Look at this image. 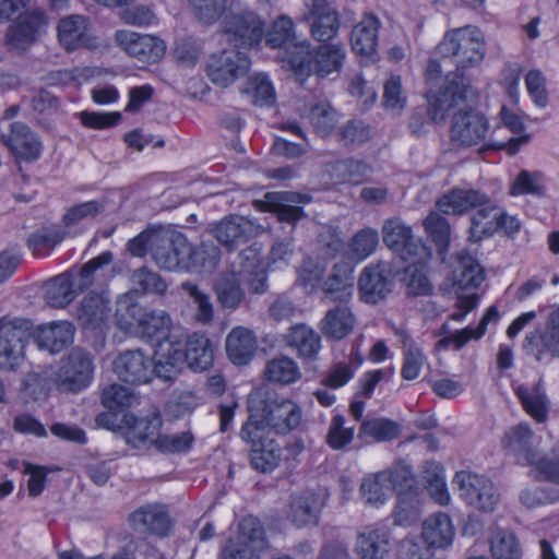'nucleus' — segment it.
<instances>
[{"instance_id":"obj_16","label":"nucleus","mask_w":559,"mask_h":559,"mask_svg":"<svg viewBox=\"0 0 559 559\" xmlns=\"http://www.w3.org/2000/svg\"><path fill=\"white\" fill-rule=\"evenodd\" d=\"M267 549L260 521L249 515L239 522L237 540H228L223 559H262Z\"/></svg>"},{"instance_id":"obj_38","label":"nucleus","mask_w":559,"mask_h":559,"mask_svg":"<svg viewBox=\"0 0 559 559\" xmlns=\"http://www.w3.org/2000/svg\"><path fill=\"white\" fill-rule=\"evenodd\" d=\"M421 473L431 499L440 506H448L451 501V495L443 465L435 461H428L424 464Z\"/></svg>"},{"instance_id":"obj_47","label":"nucleus","mask_w":559,"mask_h":559,"mask_svg":"<svg viewBox=\"0 0 559 559\" xmlns=\"http://www.w3.org/2000/svg\"><path fill=\"white\" fill-rule=\"evenodd\" d=\"M66 237L67 235L61 227L52 225L33 233L27 240V245L35 257H46Z\"/></svg>"},{"instance_id":"obj_36","label":"nucleus","mask_w":559,"mask_h":559,"mask_svg":"<svg viewBox=\"0 0 559 559\" xmlns=\"http://www.w3.org/2000/svg\"><path fill=\"white\" fill-rule=\"evenodd\" d=\"M423 512L419 489L414 478V485L397 492V504L394 510V523L400 526H411L417 523Z\"/></svg>"},{"instance_id":"obj_56","label":"nucleus","mask_w":559,"mask_h":559,"mask_svg":"<svg viewBox=\"0 0 559 559\" xmlns=\"http://www.w3.org/2000/svg\"><path fill=\"white\" fill-rule=\"evenodd\" d=\"M316 131L322 135L329 134L337 122V114L328 103H319L304 114Z\"/></svg>"},{"instance_id":"obj_34","label":"nucleus","mask_w":559,"mask_h":559,"mask_svg":"<svg viewBox=\"0 0 559 559\" xmlns=\"http://www.w3.org/2000/svg\"><path fill=\"white\" fill-rule=\"evenodd\" d=\"M372 173L371 167L365 162L347 158L331 163L325 167V175L329 177L326 183L357 185L367 179Z\"/></svg>"},{"instance_id":"obj_61","label":"nucleus","mask_w":559,"mask_h":559,"mask_svg":"<svg viewBox=\"0 0 559 559\" xmlns=\"http://www.w3.org/2000/svg\"><path fill=\"white\" fill-rule=\"evenodd\" d=\"M407 98L403 92L401 78L399 75H392L384 83L383 107L386 110L399 115L405 108Z\"/></svg>"},{"instance_id":"obj_26","label":"nucleus","mask_w":559,"mask_h":559,"mask_svg":"<svg viewBox=\"0 0 559 559\" xmlns=\"http://www.w3.org/2000/svg\"><path fill=\"white\" fill-rule=\"evenodd\" d=\"M455 528L452 519L444 512L426 518L421 524L423 542L433 551L449 548L454 540Z\"/></svg>"},{"instance_id":"obj_23","label":"nucleus","mask_w":559,"mask_h":559,"mask_svg":"<svg viewBox=\"0 0 559 559\" xmlns=\"http://www.w3.org/2000/svg\"><path fill=\"white\" fill-rule=\"evenodd\" d=\"M105 211L103 200H88L72 204L62 215V230L67 237H76L87 231L94 221Z\"/></svg>"},{"instance_id":"obj_24","label":"nucleus","mask_w":559,"mask_h":559,"mask_svg":"<svg viewBox=\"0 0 559 559\" xmlns=\"http://www.w3.org/2000/svg\"><path fill=\"white\" fill-rule=\"evenodd\" d=\"M390 550L391 533L385 525H369L357 536L355 551L360 559H385Z\"/></svg>"},{"instance_id":"obj_52","label":"nucleus","mask_w":559,"mask_h":559,"mask_svg":"<svg viewBox=\"0 0 559 559\" xmlns=\"http://www.w3.org/2000/svg\"><path fill=\"white\" fill-rule=\"evenodd\" d=\"M498 207L488 206L479 210L472 217L469 238L473 241H479L484 237L491 236L499 229Z\"/></svg>"},{"instance_id":"obj_32","label":"nucleus","mask_w":559,"mask_h":559,"mask_svg":"<svg viewBox=\"0 0 559 559\" xmlns=\"http://www.w3.org/2000/svg\"><path fill=\"white\" fill-rule=\"evenodd\" d=\"M257 346L254 333L245 326L231 329L226 337V353L234 365L249 364L255 354Z\"/></svg>"},{"instance_id":"obj_21","label":"nucleus","mask_w":559,"mask_h":559,"mask_svg":"<svg viewBox=\"0 0 559 559\" xmlns=\"http://www.w3.org/2000/svg\"><path fill=\"white\" fill-rule=\"evenodd\" d=\"M391 269L388 263H370L366 265L358 280L361 299L367 304L383 300L392 288Z\"/></svg>"},{"instance_id":"obj_12","label":"nucleus","mask_w":559,"mask_h":559,"mask_svg":"<svg viewBox=\"0 0 559 559\" xmlns=\"http://www.w3.org/2000/svg\"><path fill=\"white\" fill-rule=\"evenodd\" d=\"M533 431L528 424L521 423L510 428L502 440L508 454L514 456L518 464L530 466L537 477L552 484H559V460L542 455L532 447Z\"/></svg>"},{"instance_id":"obj_20","label":"nucleus","mask_w":559,"mask_h":559,"mask_svg":"<svg viewBox=\"0 0 559 559\" xmlns=\"http://www.w3.org/2000/svg\"><path fill=\"white\" fill-rule=\"evenodd\" d=\"M308 202H310V198L306 194L275 191L265 193L262 200L254 202V206L262 212L275 213L280 222L294 224L304 215V211L298 204Z\"/></svg>"},{"instance_id":"obj_28","label":"nucleus","mask_w":559,"mask_h":559,"mask_svg":"<svg viewBox=\"0 0 559 559\" xmlns=\"http://www.w3.org/2000/svg\"><path fill=\"white\" fill-rule=\"evenodd\" d=\"M121 421L126 427V441L132 448L144 449L155 444L162 427L158 416L136 418L132 414H123Z\"/></svg>"},{"instance_id":"obj_54","label":"nucleus","mask_w":559,"mask_h":559,"mask_svg":"<svg viewBox=\"0 0 559 559\" xmlns=\"http://www.w3.org/2000/svg\"><path fill=\"white\" fill-rule=\"evenodd\" d=\"M265 377L269 381L288 384L299 379L300 370L293 359L283 356L267 364Z\"/></svg>"},{"instance_id":"obj_60","label":"nucleus","mask_w":559,"mask_h":559,"mask_svg":"<svg viewBox=\"0 0 559 559\" xmlns=\"http://www.w3.org/2000/svg\"><path fill=\"white\" fill-rule=\"evenodd\" d=\"M249 92L258 106H271L275 103V88L264 73H257L249 80Z\"/></svg>"},{"instance_id":"obj_1","label":"nucleus","mask_w":559,"mask_h":559,"mask_svg":"<svg viewBox=\"0 0 559 559\" xmlns=\"http://www.w3.org/2000/svg\"><path fill=\"white\" fill-rule=\"evenodd\" d=\"M437 49L445 60H452L457 70L447 74L439 94L431 90L427 92L428 115L432 121L440 122L451 109L459 108L451 121L452 142L466 147L481 144L489 133V122L479 111L466 109L475 98V91L461 69L476 66L483 60V37H444Z\"/></svg>"},{"instance_id":"obj_48","label":"nucleus","mask_w":559,"mask_h":559,"mask_svg":"<svg viewBox=\"0 0 559 559\" xmlns=\"http://www.w3.org/2000/svg\"><path fill=\"white\" fill-rule=\"evenodd\" d=\"M490 551L495 559H520L522 557V547L516 535L502 528L492 534Z\"/></svg>"},{"instance_id":"obj_57","label":"nucleus","mask_w":559,"mask_h":559,"mask_svg":"<svg viewBox=\"0 0 559 559\" xmlns=\"http://www.w3.org/2000/svg\"><path fill=\"white\" fill-rule=\"evenodd\" d=\"M131 283L134 292L144 294H163L167 288L165 281L147 267H140L133 271Z\"/></svg>"},{"instance_id":"obj_62","label":"nucleus","mask_w":559,"mask_h":559,"mask_svg":"<svg viewBox=\"0 0 559 559\" xmlns=\"http://www.w3.org/2000/svg\"><path fill=\"white\" fill-rule=\"evenodd\" d=\"M193 436L189 431L174 435H159L154 447L163 453H183L191 449Z\"/></svg>"},{"instance_id":"obj_40","label":"nucleus","mask_w":559,"mask_h":559,"mask_svg":"<svg viewBox=\"0 0 559 559\" xmlns=\"http://www.w3.org/2000/svg\"><path fill=\"white\" fill-rule=\"evenodd\" d=\"M499 320V311L495 306H490L484 317L481 318L479 324L476 328H464L455 333L444 336L437 343L438 348H445L451 343L455 344V348H462L467 342L472 340H479L483 337L487 331L488 324L490 322H496Z\"/></svg>"},{"instance_id":"obj_51","label":"nucleus","mask_w":559,"mask_h":559,"mask_svg":"<svg viewBox=\"0 0 559 559\" xmlns=\"http://www.w3.org/2000/svg\"><path fill=\"white\" fill-rule=\"evenodd\" d=\"M518 395L530 416L538 423L545 421L547 418L548 403L545 392L539 386L533 389L520 386L518 389Z\"/></svg>"},{"instance_id":"obj_4","label":"nucleus","mask_w":559,"mask_h":559,"mask_svg":"<svg viewBox=\"0 0 559 559\" xmlns=\"http://www.w3.org/2000/svg\"><path fill=\"white\" fill-rule=\"evenodd\" d=\"M93 374L94 362L91 354L74 348L61 360L58 368H49L41 374H28L24 381V391L34 401L45 400L52 386L63 392H80L91 384Z\"/></svg>"},{"instance_id":"obj_58","label":"nucleus","mask_w":559,"mask_h":559,"mask_svg":"<svg viewBox=\"0 0 559 559\" xmlns=\"http://www.w3.org/2000/svg\"><path fill=\"white\" fill-rule=\"evenodd\" d=\"M426 231L438 247L441 255H443L449 247L450 226L445 218L440 214L432 212L424 221Z\"/></svg>"},{"instance_id":"obj_17","label":"nucleus","mask_w":559,"mask_h":559,"mask_svg":"<svg viewBox=\"0 0 559 559\" xmlns=\"http://www.w3.org/2000/svg\"><path fill=\"white\" fill-rule=\"evenodd\" d=\"M190 253L191 245L183 234L175 229L162 228L152 258L163 270L187 272L192 265L189 260Z\"/></svg>"},{"instance_id":"obj_15","label":"nucleus","mask_w":559,"mask_h":559,"mask_svg":"<svg viewBox=\"0 0 559 559\" xmlns=\"http://www.w3.org/2000/svg\"><path fill=\"white\" fill-rule=\"evenodd\" d=\"M453 488L468 506L492 512L499 504L500 495L490 478L471 469L457 471L452 478Z\"/></svg>"},{"instance_id":"obj_63","label":"nucleus","mask_w":559,"mask_h":559,"mask_svg":"<svg viewBox=\"0 0 559 559\" xmlns=\"http://www.w3.org/2000/svg\"><path fill=\"white\" fill-rule=\"evenodd\" d=\"M525 87L533 104L537 108H545L548 105L546 90V78L542 71L533 69L525 76Z\"/></svg>"},{"instance_id":"obj_22","label":"nucleus","mask_w":559,"mask_h":559,"mask_svg":"<svg viewBox=\"0 0 559 559\" xmlns=\"http://www.w3.org/2000/svg\"><path fill=\"white\" fill-rule=\"evenodd\" d=\"M264 227L243 216H227L213 227L214 237L228 249L247 242L262 233Z\"/></svg>"},{"instance_id":"obj_18","label":"nucleus","mask_w":559,"mask_h":559,"mask_svg":"<svg viewBox=\"0 0 559 559\" xmlns=\"http://www.w3.org/2000/svg\"><path fill=\"white\" fill-rule=\"evenodd\" d=\"M111 368L116 377L126 383L145 384L156 374V354L153 361L142 349H124L114 357Z\"/></svg>"},{"instance_id":"obj_30","label":"nucleus","mask_w":559,"mask_h":559,"mask_svg":"<svg viewBox=\"0 0 559 559\" xmlns=\"http://www.w3.org/2000/svg\"><path fill=\"white\" fill-rule=\"evenodd\" d=\"M5 144L20 162H35L41 153V143L38 136L21 122L12 123Z\"/></svg>"},{"instance_id":"obj_50","label":"nucleus","mask_w":559,"mask_h":559,"mask_svg":"<svg viewBox=\"0 0 559 559\" xmlns=\"http://www.w3.org/2000/svg\"><path fill=\"white\" fill-rule=\"evenodd\" d=\"M189 260L192 262V265L187 272L211 273L218 263L219 249L213 242H202L198 248L191 246Z\"/></svg>"},{"instance_id":"obj_29","label":"nucleus","mask_w":559,"mask_h":559,"mask_svg":"<svg viewBox=\"0 0 559 559\" xmlns=\"http://www.w3.org/2000/svg\"><path fill=\"white\" fill-rule=\"evenodd\" d=\"M265 431L252 428L251 438H242L252 444L251 464L261 472H271L276 468L282 460V449L278 443L264 437Z\"/></svg>"},{"instance_id":"obj_42","label":"nucleus","mask_w":559,"mask_h":559,"mask_svg":"<svg viewBox=\"0 0 559 559\" xmlns=\"http://www.w3.org/2000/svg\"><path fill=\"white\" fill-rule=\"evenodd\" d=\"M430 258L431 251L429 250V255L424 260H420L418 254H416L413 259L404 261L407 264L404 267L403 280L413 295H427L431 290V285L427 277V264Z\"/></svg>"},{"instance_id":"obj_37","label":"nucleus","mask_w":559,"mask_h":559,"mask_svg":"<svg viewBox=\"0 0 559 559\" xmlns=\"http://www.w3.org/2000/svg\"><path fill=\"white\" fill-rule=\"evenodd\" d=\"M526 341L538 347L539 359L544 354L559 357V306L549 313L545 328L526 336Z\"/></svg>"},{"instance_id":"obj_27","label":"nucleus","mask_w":559,"mask_h":559,"mask_svg":"<svg viewBox=\"0 0 559 559\" xmlns=\"http://www.w3.org/2000/svg\"><path fill=\"white\" fill-rule=\"evenodd\" d=\"M325 501L326 495L322 492L305 491L294 496L289 512L292 522L298 527L317 525Z\"/></svg>"},{"instance_id":"obj_5","label":"nucleus","mask_w":559,"mask_h":559,"mask_svg":"<svg viewBox=\"0 0 559 559\" xmlns=\"http://www.w3.org/2000/svg\"><path fill=\"white\" fill-rule=\"evenodd\" d=\"M156 376L164 380H174L185 367L201 372L212 367L214 346L210 338L194 332L186 341L178 337L167 338L155 348Z\"/></svg>"},{"instance_id":"obj_3","label":"nucleus","mask_w":559,"mask_h":559,"mask_svg":"<svg viewBox=\"0 0 559 559\" xmlns=\"http://www.w3.org/2000/svg\"><path fill=\"white\" fill-rule=\"evenodd\" d=\"M276 51L283 67L289 69L299 80L312 72L326 76L343 66L344 48L321 37H260Z\"/></svg>"},{"instance_id":"obj_31","label":"nucleus","mask_w":559,"mask_h":559,"mask_svg":"<svg viewBox=\"0 0 559 559\" xmlns=\"http://www.w3.org/2000/svg\"><path fill=\"white\" fill-rule=\"evenodd\" d=\"M131 526L135 531L165 536L171 528L167 510L160 504H146L130 515Z\"/></svg>"},{"instance_id":"obj_35","label":"nucleus","mask_w":559,"mask_h":559,"mask_svg":"<svg viewBox=\"0 0 559 559\" xmlns=\"http://www.w3.org/2000/svg\"><path fill=\"white\" fill-rule=\"evenodd\" d=\"M487 197L473 189H453L443 194L437 202L438 209L444 214H462L471 209L486 204Z\"/></svg>"},{"instance_id":"obj_44","label":"nucleus","mask_w":559,"mask_h":559,"mask_svg":"<svg viewBox=\"0 0 559 559\" xmlns=\"http://www.w3.org/2000/svg\"><path fill=\"white\" fill-rule=\"evenodd\" d=\"M379 234L376 229L367 227L357 231L347 243L346 257L354 263L369 258L377 249Z\"/></svg>"},{"instance_id":"obj_8","label":"nucleus","mask_w":559,"mask_h":559,"mask_svg":"<svg viewBox=\"0 0 559 559\" xmlns=\"http://www.w3.org/2000/svg\"><path fill=\"white\" fill-rule=\"evenodd\" d=\"M266 40L259 37H227L222 51L211 56L207 64L210 80L215 85L226 87L245 76L251 68V55L258 53L262 46L271 49Z\"/></svg>"},{"instance_id":"obj_39","label":"nucleus","mask_w":559,"mask_h":559,"mask_svg":"<svg viewBox=\"0 0 559 559\" xmlns=\"http://www.w3.org/2000/svg\"><path fill=\"white\" fill-rule=\"evenodd\" d=\"M355 317L349 308L337 306L330 309L320 322L322 334L329 338L342 340L354 328Z\"/></svg>"},{"instance_id":"obj_10","label":"nucleus","mask_w":559,"mask_h":559,"mask_svg":"<svg viewBox=\"0 0 559 559\" xmlns=\"http://www.w3.org/2000/svg\"><path fill=\"white\" fill-rule=\"evenodd\" d=\"M117 324L126 333L135 335L150 342H160L175 338L170 334L171 320L163 310H145L138 304L131 302V295L127 294L118 299Z\"/></svg>"},{"instance_id":"obj_46","label":"nucleus","mask_w":559,"mask_h":559,"mask_svg":"<svg viewBox=\"0 0 559 559\" xmlns=\"http://www.w3.org/2000/svg\"><path fill=\"white\" fill-rule=\"evenodd\" d=\"M263 21L251 10H242L228 15L224 21L225 32L229 35H262Z\"/></svg>"},{"instance_id":"obj_59","label":"nucleus","mask_w":559,"mask_h":559,"mask_svg":"<svg viewBox=\"0 0 559 559\" xmlns=\"http://www.w3.org/2000/svg\"><path fill=\"white\" fill-rule=\"evenodd\" d=\"M194 17L206 25L213 24L226 10L227 0H188Z\"/></svg>"},{"instance_id":"obj_13","label":"nucleus","mask_w":559,"mask_h":559,"mask_svg":"<svg viewBox=\"0 0 559 559\" xmlns=\"http://www.w3.org/2000/svg\"><path fill=\"white\" fill-rule=\"evenodd\" d=\"M412 485V466L405 461H399L388 469L366 476L360 485V496L366 504L380 508L389 501L393 492L397 495L400 490Z\"/></svg>"},{"instance_id":"obj_43","label":"nucleus","mask_w":559,"mask_h":559,"mask_svg":"<svg viewBox=\"0 0 559 559\" xmlns=\"http://www.w3.org/2000/svg\"><path fill=\"white\" fill-rule=\"evenodd\" d=\"M287 344L294 347L300 356L312 357L321 348V338L313 329L306 324L292 326L287 336Z\"/></svg>"},{"instance_id":"obj_7","label":"nucleus","mask_w":559,"mask_h":559,"mask_svg":"<svg viewBox=\"0 0 559 559\" xmlns=\"http://www.w3.org/2000/svg\"><path fill=\"white\" fill-rule=\"evenodd\" d=\"M249 419L242 426L241 438H251L252 428L285 435L296 429L302 418L300 406L290 400L266 401L264 391L253 390L248 397Z\"/></svg>"},{"instance_id":"obj_14","label":"nucleus","mask_w":559,"mask_h":559,"mask_svg":"<svg viewBox=\"0 0 559 559\" xmlns=\"http://www.w3.org/2000/svg\"><path fill=\"white\" fill-rule=\"evenodd\" d=\"M484 278L483 267L472 255H463L457 260L451 277L454 293L457 295V311L451 314L452 320L462 322L469 312L477 308L478 295L465 292L476 289Z\"/></svg>"},{"instance_id":"obj_53","label":"nucleus","mask_w":559,"mask_h":559,"mask_svg":"<svg viewBox=\"0 0 559 559\" xmlns=\"http://www.w3.org/2000/svg\"><path fill=\"white\" fill-rule=\"evenodd\" d=\"M400 432L401 427L397 423L388 418H372L361 424L359 436L383 442L395 439Z\"/></svg>"},{"instance_id":"obj_6","label":"nucleus","mask_w":559,"mask_h":559,"mask_svg":"<svg viewBox=\"0 0 559 559\" xmlns=\"http://www.w3.org/2000/svg\"><path fill=\"white\" fill-rule=\"evenodd\" d=\"M260 250L261 248L257 243L242 250L238 255L237 264L233 265V271L222 273L215 280L214 292L217 301L224 309L235 310L243 301L246 294L241 283H246L257 294L266 290L267 276L260 260Z\"/></svg>"},{"instance_id":"obj_11","label":"nucleus","mask_w":559,"mask_h":559,"mask_svg":"<svg viewBox=\"0 0 559 559\" xmlns=\"http://www.w3.org/2000/svg\"><path fill=\"white\" fill-rule=\"evenodd\" d=\"M112 261V253L104 251L90 260L79 271H68L57 275L45 285V300L53 308H64L79 293L88 288L104 266Z\"/></svg>"},{"instance_id":"obj_49","label":"nucleus","mask_w":559,"mask_h":559,"mask_svg":"<svg viewBox=\"0 0 559 559\" xmlns=\"http://www.w3.org/2000/svg\"><path fill=\"white\" fill-rule=\"evenodd\" d=\"M181 289L187 293L194 308L193 319L201 324L210 323L214 318V306L210 295L190 282H183Z\"/></svg>"},{"instance_id":"obj_41","label":"nucleus","mask_w":559,"mask_h":559,"mask_svg":"<svg viewBox=\"0 0 559 559\" xmlns=\"http://www.w3.org/2000/svg\"><path fill=\"white\" fill-rule=\"evenodd\" d=\"M49 24L50 20L43 9L26 5L14 17L11 31L14 35H38L45 33Z\"/></svg>"},{"instance_id":"obj_19","label":"nucleus","mask_w":559,"mask_h":559,"mask_svg":"<svg viewBox=\"0 0 559 559\" xmlns=\"http://www.w3.org/2000/svg\"><path fill=\"white\" fill-rule=\"evenodd\" d=\"M382 238L384 243L403 261H408L416 254L420 260L429 255V248L420 239L414 238L412 228L400 218L394 217L384 222Z\"/></svg>"},{"instance_id":"obj_33","label":"nucleus","mask_w":559,"mask_h":559,"mask_svg":"<svg viewBox=\"0 0 559 559\" xmlns=\"http://www.w3.org/2000/svg\"><path fill=\"white\" fill-rule=\"evenodd\" d=\"M118 45L141 62L159 61L166 51L162 37H114Z\"/></svg>"},{"instance_id":"obj_9","label":"nucleus","mask_w":559,"mask_h":559,"mask_svg":"<svg viewBox=\"0 0 559 559\" xmlns=\"http://www.w3.org/2000/svg\"><path fill=\"white\" fill-rule=\"evenodd\" d=\"M326 263L307 258L297 270V285L306 294L316 293L320 287L324 299L330 301H345L350 298L354 282V265L349 262L336 263L332 275L322 283Z\"/></svg>"},{"instance_id":"obj_45","label":"nucleus","mask_w":559,"mask_h":559,"mask_svg":"<svg viewBox=\"0 0 559 559\" xmlns=\"http://www.w3.org/2000/svg\"><path fill=\"white\" fill-rule=\"evenodd\" d=\"M519 501L530 510L555 504L559 502V488L530 484L520 490Z\"/></svg>"},{"instance_id":"obj_2","label":"nucleus","mask_w":559,"mask_h":559,"mask_svg":"<svg viewBox=\"0 0 559 559\" xmlns=\"http://www.w3.org/2000/svg\"><path fill=\"white\" fill-rule=\"evenodd\" d=\"M74 334L73 323L67 320L43 323L33 329L28 319L3 317L0 319V368H19L31 337L39 349L57 354L73 343Z\"/></svg>"},{"instance_id":"obj_55","label":"nucleus","mask_w":559,"mask_h":559,"mask_svg":"<svg viewBox=\"0 0 559 559\" xmlns=\"http://www.w3.org/2000/svg\"><path fill=\"white\" fill-rule=\"evenodd\" d=\"M103 405L111 412H119L138 403L133 390L114 383L105 388L102 394Z\"/></svg>"},{"instance_id":"obj_25","label":"nucleus","mask_w":559,"mask_h":559,"mask_svg":"<svg viewBox=\"0 0 559 559\" xmlns=\"http://www.w3.org/2000/svg\"><path fill=\"white\" fill-rule=\"evenodd\" d=\"M110 299L106 292H90L81 301L76 318L81 325L91 330H103L110 318Z\"/></svg>"},{"instance_id":"obj_64","label":"nucleus","mask_w":559,"mask_h":559,"mask_svg":"<svg viewBox=\"0 0 559 559\" xmlns=\"http://www.w3.org/2000/svg\"><path fill=\"white\" fill-rule=\"evenodd\" d=\"M355 428L345 427V418L342 415L333 416L328 433V443L334 450H340L349 444L354 438Z\"/></svg>"}]
</instances>
